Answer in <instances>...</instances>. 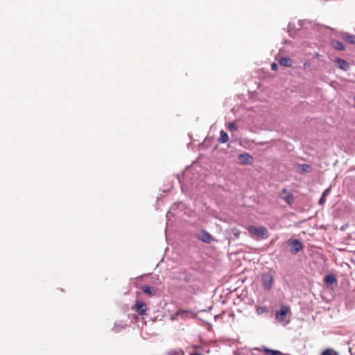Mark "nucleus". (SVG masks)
I'll use <instances>...</instances> for the list:
<instances>
[{
    "instance_id": "obj_14",
    "label": "nucleus",
    "mask_w": 355,
    "mask_h": 355,
    "mask_svg": "<svg viewBox=\"0 0 355 355\" xmlns=\"http://www.w3.org/2000/svg\"><path fill=\"white\" fill-rule=\"evenodd\" d=\"M331 46L336 50L344 51L345 49L343 44L336 40H334L331 41Z\"/></svg>"
},
{
    "instance_id": "obj_9",
    "label": "nucleus",
    "mask_w": 355,
    "mask_h": 355,
    "mask_svg": "<svg viewBox=\"0 0 355 355\" xmlns=\"http://www.w3.org/2000/svg\"><path fill=\"white\" fill-rule=\"evenodd\" d=\"M281 198L284 199L288 204L291 205L293 202V195L288 192L287 189H284L282 190Z\"/></svg>"
},
{
    "instance_id": "obj_3",
    "label": "nucleus",
    "mask_w": 355,
    "mask_h": 355,
    "mask_svg": "<svg viewBox=\"0 0 355 355\" xmlns=\"http://www.w3.org/2000/svg\"><path fill=\"white\" fill-rule=\"evenodd\" d=\"M288 244L291 247V252L293 254H297L303 249V245L298 239H290Z\"/></svg>"
},
{
    "instance_id": "obj_10",
    "label": "nucleus",
    "mask_w": 355,
    "mask_h": 355,
    "mask_svg": "<svg viewBox=\"0 0 355 355\" xmlns=\"http://www.w3.org/2000/svg\"><path fill=\"white\" fill-rule=\"evenodd\" d=\"M135 307L139 315H144L146 311V304L142 301H136Z\"/></svg>"
},
{
    "instance_id": "obj_6",
    "label": "nucleus",
    "mask_w": 355,
    "mask_h": 355,
    "mask_svg": "<svg viewBox=\"0 0 355 355\" xmlns=\"http://www.w3.org/2000/svg\"><path fill=\"white\" fill-rule=\"evenodd\" d=\"M189 314L193 315V313L191 311L187 310H179L175 314L171 315V320L173 321L178 320L179 317L185 318Z\"/></svg>"
},
{
    "instance_id": "obj_5",
    "label": "nucleus",
    "mask_w": 355,
    "mask_h": 355,
    "mask_svg": "<svg viewBox=\"0 0 355 355\" xmlns=\"http://www.w3.org/2000/svg\"><path fill=\"white\" fill-rule=\"evenodd\" d=\"M198 238L207 243H211L212 241H214V237L207 231L202 230L198 234Z\"/></svg>"
},
{
    "instance_id": "obj_1",
    "label": "nucleus",
    "mask_w": 355,
    "mask_h": 355,
    "mask_svg": "<svg viewBox=\"0 0 355 355\" xmlns=\"http://www.w3.org/2000/svg\"><path fill=\"white\" fill-rule=\"evenodd\" d=\"M290 307L286 305H282L281 309L276 312L275 318L278 322L283 323L286 325L289 323V320H286V315L290 311Z\"/></svg>"
},
{
    "instance_id": "obj_19",
    "label": "nucleus",
    "mask_w": 355,
    "mask_h": 355,
    "mask_svg": "<svg viewBox=\"0 0 355 355\" xmlns=\"http://www.w3.org/2000/svg\"><path fill=\"white\" fill-rule=\"evenodd\" d=\"M321 355H339V354L334 349L329 348L324 350Z\"/></svg>"
},
{
    "instance_id": "obj_20",
    "label": "nucleus",
    "mask_w": 355,
    "mask_h": 355,
    "mask_svg": "<svg viewBox=\"0 0 355 355\" xmlns=\"http://www.w3.org/2000/svg\"><path fill=\"white\" fill-rule=\"evenodd\" d=\"M228 128L231 131H236L238 130V127L234 123H229Z\"/></svg>"
},
{
    "instance_id": "obj_13",
    "label": "nucleus",
    "mask_w": 355,
    "mask_h": 355,
    "mask_svg": "<svg viewBox=\"0 0 355 355\" xmlns=\"http://www.w3.org/2000/svg\"><path fill=\"white\" fill-rule=\"evenodd\" d=\"M279 63L284 67H291L293 60L289 58L282 57L279 60Z\"/></svg>"
},
{
    "instance_id": "obj_7",
    "label": "nucleus",
    "mask_w": 355,
    "mask_h": 355,
    "mask_svg": "<svg viewBox=\"0 0 355 355\" xmlns=\"http://www.w3.org/2000/svg\"><path fill=\"white\" fill-rule=\"evenodd\" d=\"M334 62H335L336 67H338L343 71H347L349 69V67H350L349 64L343 59L337 58L334 60Z\"/></svg>"
},
{
    "instance_id": "obj_4",
    "label": "nucleus",
    "mask_w": 355,
    "mask_h": 355,
    "mask_svg": "<svg viewBox=\"0 0 355 355\" xmlns=\"http://www.w3.org/2000/svg\"><path fill=\"white\" fill-rule=\"evenodd\" d=\"M263 285L266 290H270L273 282V277L270 273H265L262 277Z\"/></svg>"
},
{
    "instance_id": "obj_21",
    "label": "nucleus",
    "mask_w": 355,
    "mask_h": 355,
    "mask_svg": "<svg viewBox=\"0 0 355 355\" xmlns=\"http://www.w3.org/2000/svg\"><path fill=\"white\" fill-rule=\"evenodd\" d=\"M169 355H184V352L181 349L174 350L170 352Z\"/></svg>"
},
{
    "instance_id": "obj_16",
    "label": "nucleus",
    "mask_w": 355,
    "mask_h": 355,
    "mask_svg": "<svg viewBox=\"0 0 355 355\" xmlns=\"http://www.w3.org/2000/svg\"><path fill=\"white\" fill-rule=\"evenodd\" d=\"M229 137L226 132L224 130H221L220 132V137L218 138V141L220 143H226L228 141Z\"/></svg>"
},
{
    "instance_id": "obj_17",
    "label": "nucleus",
    "mask_w": 355,
    "mask_h": 355,
    "mask_svg": "<svg viewBox=\"0 0 355 355\" xmlns=\"http://www.w3.org/2000/svg\"><path fill=\"white\" fill-rule=\"evenodd\" d=\"M344 40L345 42H347L349 44H355V35H349V34H345L344 35Z\"/></svg>"
},
{
    "instance_id": "obj_11",
    "label": "nucleus",
    "mask_w": 355,
    "mask_h": 355,
    "mask_svg": "<svg viewBox=\"0 0 355 355\" xmlns=\"http://www.w3.org/2000/svg\"><path fill=\"white\" fill-rule=\"evenodd\" d=\"M141 289L144 293L150 296L155 295L157 293V290L155 288H152L148 285L142 286Z\"/></svg>"
},
{
    "instance_id": "obj_18",
    "label": "nucleus",
    "mask_w": 355,
    "mask_h": 355,
    "mask_svg": "<svg viewBox=\"0 0 355 355\" xmlns=\"http://www.w3.org/2000/svg\"><path fill=\"white\" fill-rule=\"evenodd\" d=\"M325 282L328 284H332L336 282V277L332 275H328L324 277Z\"/></svg>"
},
{
    "instance_id": "obj_15",
    "label": "nucleus",
    "mask_w": 355,
    "mask_h": 355,
    "mask_svg": "<svg viewBox=\"0 0 355 355\" xmlns=\"http://www.w3.org/2000/svg\"><path fill=\"white\" fill-rule=\"evenodd\" d=\"M330 191H331V188L329 187L327 189H326L323 193H322V197L320 198V200H319V205H324V203L326 201V197L330 193Z\"/></svg>"
},
{
    "instance_id": "obj_24",
    "label": "nucleus",
    "mask_w": 355,
    "mask_h": 355,
    "mask_svg": "<svg viewBox=\"0 0 355 355\" xmlns=\"http://www.w3.org/2000/svg\"><path fill=\"white\" fill-rule=\"evenodd\" d=\"M310 65H311V64H310V63H309V62H305L304 63V67L305 69H306V68L309 67H310Z\"/></svg>"
},
{
    "instance_id": "obj_23",
    "label": "nucleus",
    "mask_w": 355,
    "mask_h": 355,
    "mask_svg": "<svg viewBox=\"0 0 355 355\" xmlns=\"http://www.w3.org/2000/svg\"><path fill=\"white\" fill-rule=\"evenodd\" d=\"M271 69L272 70H276L277 69V64L276 63H272L271 65Z\"/></svg>"
},
{
    "instance_id": "obj_12",
    "label": "nucleus",
    "mask_w": 355,
    "mask_h": 355,
    "mask_svg": "<svg viewBox=\"0 0 355 355\" xmlns=\"http://www.w3.org/2000/svg\"><path fill=\"white\" fill-rule=\"evenodd\" d=\"M125 326H126V324L124 322L118 321L114 323L112 330L114 332L118 333V332H120L121 331H122L123 329H124Z\"/></svg>"
},
{
    "instance_id": "obj_22",
    "label": "nucleus",
    "mask_w": 355,
    "mask_h": 355,
    "mask_svg": "<svg viewBox=\"0 0 355 355\" xmlns=\"http://www.w3.org/2000/svg\"><path fill=\"white\" fill-rule=\"evenodd\" d=\"M265 311H266V308L263 306H259L257 309V313L258 315H261V314L263 313Z\"/></svg>"
},
{
    "instance_id": "obj_8",
    "label": "nucleus",
    "mask_w": 355,
    "mask_h": 355,
    "mask_svg": "<svg viewBox=\"0 0 355 355\" xmlns=\"http://www.w3.org/2000/svg\"><path fill=\"white\" fill-rule=\"evenodd\" d=\"M239 159L241 164H250L252 163V157L247 153L240 154Z\"/></svg>"
},
{
    "instance_id": "obj_2",
    "label": "nucleus",
    "mask_w": 355,
    "mask_h": 355,
    "mask_svg": "<svg viewBox=\"0 0 355 355\" xmlns=\"http://www.w3.org/2000/svg\"><path fill=\"white\" fill-rule=\"evenodd\" d=\"M248 230L250 234L257 235L262 239H266L268 237V231L263 227H253L250 226L248 228Z\"/></svg>"
}]
</instances>
